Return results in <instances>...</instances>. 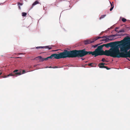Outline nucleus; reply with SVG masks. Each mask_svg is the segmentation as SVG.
<instances>
[{"mask_svg": "<svg viewBox=\"0 0 130 130\" xmlns=\"http://www.w3.org/2000/svg\"><path fill=\"white\" fill-rule=\"evenodd\" d=\"M127 38H124L122 40L120 41H116L113 42H111L107 44H103L101 45L98 46L97 48L95 50V51L92 52V51H87V55L91 54L92 56L94 55L95 57L99 55H106V51L108 50H106L104 51L102 50L103 47V46H105L106 47H111L114 45H116L118 43H124V40H127Z\"/></svg>", "mask_w": 130, "mask_h": 130, "instance_id": "f257e3e1", "label": "nucleus"}, {"mask_svg": "<svg viewBox=\"0 0 130 130\" xmlns=\"http://www.w3.org/2000/svg\"><path fill=\"white\" fill-rule=\"evenodd\" d=\"M60 58H64L67 57L74 58L81 57L87 55V51L85 49L80 50H73L68 51L65 50L59 53Z\"/></svg>", "mask_w": 130, "mask_h": 130, "instance_id": "f03ea898", "label": "nucleus"}, {"mask_svg": "<svg viewBox=\"0 0 130 130\" xmlns=\"http://www.w3.org/2000/svg\"><path fill=\"white\" fill-rule=\"evenodd\" d=\"M114 45L109 50L106 51V56H110L114 58H123L124 52H120L118 46Z\"/></svg>", "mask_w": 130, "mask_h": 130, "instance_id": "7ed1b4c3", "label": "nucleus"}, {"mask_svg": "<svg viewBox=\"0 0 130 130\" xmlns=\"http://www.w3.org/2000/svg\"><path fill=\"white\" fill-rule=\"evenodd\" d=\"M122 47H120V51L124 52L123 55V58L129 57L130 56V50L127 52L128 50L130 49V46L129 45H122Z\"/></svg>", "mask_w": 130, "mask_h": 130, "instance_id": "20e7f679", "label": "nucleus"}, {"mask_svg": "<svg viewBox=\"0 0 130 130\" xmlns=\"http://www.w3.org/2000/svg\"><path fill=\"white\" fill-rule=\"evenodd\" d=\"M101 37H98L92 39L87 40L84 41V43L85 44H87L94 42L99 39Z\"/></svg>", "mask_w": 130, "mask_h": 130, "instance_id": "39448f33", "label": "nucleus"}, {"mask_svg": "<svg viewBox=\"0 0 130 130\" xmlns=\"http://www.w3.org/2000/svg\"><path fill=\"white\" fill-rule=\"evenodd\" d=\"M48 59H60V54H52L50 56L48 57Z\"/></svg>", "mask_w": 130, "mask_h": 130, "instance_id": "423d86ee", "label": "nucleus"}, {"mask_svg": "<svg viewBox=\"0 0 130 130\" xmlns=\"http://www.w3.org/2000/svg\"><path fill=\"white\" fill-rule=\"evenodd\" d=\"M114 36V35H111V36H103L102 37H101V38H104L103 40H105V41H107L108 40H111L112 39H111L110 38V37H112V36Z\"/></svg>", "mask_w": 130, "mask_h": 130, "instance_id": "0eeeda50", "label": "nucleus"}, {"mask_svg": "<svg viewBox=\"0 0 130 130\" xmlns=\"http://www.w3.org/2000/svg\"><path fill=\"white\" fill-rule=\"evenodd\" d=\"M52 46H38L36 47L37 49H39L42 48H48L49 50H50L52 48Z\"/></svg>", "mask_w": 130, "mask_h": 130, "instance_id": "6e6552de", "label": "nucleus"}, {"mask_svg": "<svg viewBox=\"0 0 130 130\" xmlns=\"http://www.w3.org/2000/svg\"><path fill=\"white\" fill-rule=\"evenodd\" d=\"M18 71V70H14L13 72V73H14L16 75L15 76H17L18 75H21L22 74V73H21V71L19 72H17Z\"/></svg>", "mask_w": 130, "mask_h": 130, "instance_id": "1a4fd4ad", "label": "nucleus"}, {"mask_svg": "<svg viewBox=\"0 0 130 130\" xmlns=\"http://www.w3.org/2000/svg\"><path fill=\"white\" fill-rule=\"evenodd\" d=\"M36 58H38L39 59H40L41 61H43L44 60H47L48 59V57L46 58H43L41 56H38V57Z\"/></svg>", "mask_w": 130, "mask_h": 130, "instance_id": "9d476101", "label": "nucleus"}, {"mask_svg": "<svg viewBox=\"0 0 130 130\" xmlns=\"http://www.w3.org/2000/svg\"><path fill=\"white\" fill-rule=\"evenodd\" d=\"M98 66L100 68H105V66L104 65V64L103 63L99 64Z\"/></svg>", "mask_w": 130, "mask_h": 130, "instance_id": "9b49d317", "label": "nucleus"}, {"mask_svg": "<svg viewBox=\"0 0 130 130\" xmlns=\"http://www.w3.org/2000/svg\"><path fill=\"white\" fill-rule=\"evenodd\" d=\"M15 75H16L14 73H13V72L12 73H10L9 75H8L7 76H5L3 77L6 78L9 76H15Z\"/></svg>", "mask_w": 130, "mask_h": 130, "instance_id": "f8f14e48", "label": "nucleus"}, {"mask_svg": "<svg viewBox=\"0 0 130 130\" xmlns=\"http://www.w3.org/2000/svg\"><path fill=\"white\" fill-rule=\"evenodd\" d=\"M110 3L111 4V8L110 9V11H112L113 9V8L114 7V6H113V2H112V3H111L110 2Z\"/></svg>", "mask_w": 130, "mask_h": 130, "instance_id": "ddd939ff", "label": "nucleus"}, {"mask_svg": "<svg viewBox=\"0 0 130 130\" xmlns=\"http://www.w3.org/2000/svg\"><path fill=\"white\" fill-rule=\"evenodd\" d=\"M38 4H39V2H38L37 1H35L33 3V4H32L31 8H32L34 6Z\"/></svg>", "mask_w": 130, "mask_h": 130, "instance_id": "4468645a", "label": "nucleus"}, {"mask_svg": "<svg viewBox=\"0 0 130 130\" xmlns=\"http://www.w3.org/2000/svg\"><path fill=\"white\" fill-rule=\"evenodd\" d=\"M88 66H90L91 67H95L96 64L93 63H89L88 64Z\"/></svg>", "mask_w": 130, "mask_h": 130, "instance_id": "2eb2a0df", "label": "nucleus"}, {"mask_svg": "<svg viewBox=\"0 0 130 130\" xmlns=\"http://www.w3.org/2000/svg\"><path fill=\"white\" fill-rule=\"evenodd\" d=\"M106 14L103 15H102L99 18V19L101 20L103 18H104L106 16Z\"/></svg>", "mask_w": 130, "mask_h": 130, "instance_id": "dca6fc26", "label": "nucleus"}, {"mask_svg": "<svg viewBox=\"0 0 130 130\" xmlns=\"http://www.w3.org/2000/svg\"><path fill=\"white\" fill-rule=\"evenodd\" d=\"M22 15L23 17L27 15V13L25 12H23L22 13Z\"/></svg>", "mask_w": 130, "mask_h": 130, "instance_id": "f3484780", "label": "nucleus"}, {"mask_svg": "<svg viewBox=\"0 0 130 130\" xmlns=\"http://www.w3.org/2000/svg\"><path fill=\"white\" fill-rule=\"evenodd\" d=\"M125 38H126L127 39V40H124V42H126L127 41H129L130 43V38H126V37H125Z\"/></svg>", "mask_w": 130, "mask_h": 130, "instance_id": "a211bd4d", "label": "nucleus"}, {"mask_svg": "<svg viewBox=\"0 0 130 130\" xmlns=\"http://www.w3.org/2000/svg\"><path fill=\"white\" fill-rule=\"evenodd\" d=\"M122 20L123 22H125L126 21V19L124 18H123L122 19Z\"/></svg>", "mask_w": 130, "mask_h": 130, "instance_id": "6ab92c4d", "label": "nucleus"}, {"mask_svg": "<svg viewBox=\"0 0 130 130\" xmlns=\"http://www.w3.org/2000/svg\"><path fill=\"white\" fill-rule=\"evenodd\" d=\"M124 31L123 30H121L119 31L118 33L123 32Z\"/></svg>", "mask_w": 130, "mask_h": 130, "instance_id": "aec40b11", "label": "nucleus"}, {"mask_svg": "<svg viewBox=\"0 0 130 130\" xmlns=\"http://www.w3.org/2000/svg\"><path fill=\"white\" fill-rule=\"evenodd\" d=\"M101 60L103 62H105V61L106 60H105V58H103Z\"/></svg>", "mask_w": 130, "mask_h": 130, "instance_id": "412c9836", "label": "nucleus"}, {"mask_svg": "<svg viewBox=\"0 0 130 130\" xmlns=\"http://www.w3.org/2000/svg\"><path fill=\"white\" fill-rule=\"evenodd\" d=\"M25 73V70H22V74H24Z\"/></svg>", "mask_w": 130, "mask_h": 130, "instance_id": "4be33fe9", "label": "nucleus"}, {"mask_svg": "<svg viewBox=\"0 0 130 130\" xmlns=\"http://www.w3.org/2000/svg\"><path fill=\"white\" fill-rule=\"evenodd\" d=\"M105 68H106L107 70H109L110 69L106 66H105Z\"/></svg>", "mask_w": 130, "mask_h": 130, "instance_id": "5701e85b", "label": "nucleus"}, {"mask_svg": "<svg viewBox=\"0 0 130 130\" xmlns=\"http://www.w3.org/2000/svg\"><path fill=\"white\" fill-rule=\"evenodd\" d=\"M97 45H93V47L94 48H95V47H96Z\"/></svg>", "mask_w": 130, "mask_h": 130, "instance_id": "b1692460", "label": "nucleus"}, {"mask_svg": "<svg viewBox=\"0 0 130 130\" xmlns=\"http://www.w3.org/2000/svg\"><path fill=\"white\" fill-rule=\"evenodd\" d=\"M58 67L57 66H55V67H53V68H58Z\"/></svg>", "mask_w": 130, "mask_h": 130, "instance_id": "393cba45", "label": "nucleus"}, {"mask_svg": "<svg viewBox=\"0 0 130 130\" xmlns=\"http://www.w3.org/2000/svg\"><path fill=\"white\" fill-rule=\"evenodd\" d=\"M115 31H116V32H118H118H119V31H118V30H117V29H115Z\"/></svg>", "mask_w": 130, "mask_h": 130, "instance_id": "a878e982", "label": "nucleus"}, {"mask_svg": "<svg viewBox=\"0 0 130 130\" xmlns=\"http://www.w3.org/2000/svg\"><path fill=\"white\" fill-rule=\"evenodd\" d=\"M18 5H22V4H21L20 3H19L18 4Z\"/></svg>", "mask_w": 130, "mask_h": 130, "instance_id": "bb28decb", "label": "nucleus"}, {"mask_svg": "<svg viewBox=\"0 0 130 130\" xmlns=\"http://www.w3.org/2000/svg\"><path fill=\"white\" fill-rule=\"evenodd\" d=\"M126 58V59L127 60H129V61H130V60H129V58H127V57Z\"/></svg>", "mask_w": 130, "mask_h": 130, "instance_id": "cd10ccee", "label": "nucleus"}, {"mask_svg": "<svg viewBox=\"0 0 130 130\" xmlns=\"http://www.w3.org/2000/svg\"><path fill=\"white\" fill-rule=\"evenodd\" d=\"M118 28L117 27H116L115 28V29H118Z\"/></svg>", "mask_w": 130, "mask_h": 130, "instance_id": "c85d7f7f", "label": "nucleus"}, {"mask_svg": "<svg viewBox=\"0 0 130 130\" xmlns=\"http://www.w3.org/2000/svg\"><path fill=\"white\" fill-rule=\"evenodd\" d=\"M81 59H82V60H84L85 59L84 58H81Z\"/></svg>", "mask_w": 130, "mask_h": 130, "instance_id": "c756f323", "label": "nucleus"}, {"mask_svg": "<svg viewBox=\"0 0 130 130\" xmlns=\"http://www.w3.org/2000/svg\"><path fill=\"white\" fill-rule=\"evenodd\" d=\"M2 73V72H0V75H1Z\"/></svg>", "mask_w": 130, "mask_h": 130, "instance_id": "7c9ffc66", "label": "nucleus"}, {"mask_svg": "<svg viewBox=\"0 0 130 130\" xmlns=\"http://www.w3.org/2000/svg\"><path fill=\"white\" fill-rule=\"evenodd\" d=\"M49 68H52L53 67H52L50 66V67H49Z\"/></svg>", "mask_w": 130, "mask_h": 130, "instance_id": "2f4dec72", "label": "nucleus"}, {"mask_svg": "<svg viewBox=\"0 0 130 130\" xmlns=\"http://www.w3.org/2000/svg\"><path fill=\"white\" fill-rule=\"evenodd\" d=\"M19 8L20 9H21L20 7V6H19Z\"/></svg>", "mask_w": 130, "mask_h": 130, "instance_id": "473e14b6", "label": "nucleus"}, {"mask_svg": "<svg viewBox=\"0 0 130 130\" xmlns=\"http://www.w3.org/2000/svg\"><path fill=\"white\" fill-rule=\"evenodd\" d=\"M103 64H104V65L105 64H106L105 63H103Z\"/></svg>", "mask_w": 130, "mask_h": 130, "instance_id": "72a5a7b5", "label": "nucleus"}, {"mask_svg": "<svg viewBox=\"0 0 130 130\" xmlns=\"http://www.w3.org/2000/svg\"><path fill=\"white\" fill-rule=\"evenodd\" d=\"M128 57L130 58V56Z\"/></svg>", "mask_w": 130, "mask_h": 130, "instance_id": "f704fd0d", "label": "nucleus"}]
</instances>
